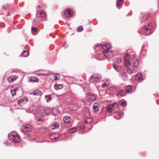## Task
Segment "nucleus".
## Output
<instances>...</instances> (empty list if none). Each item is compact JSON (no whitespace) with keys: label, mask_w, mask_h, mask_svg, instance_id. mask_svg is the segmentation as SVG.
Wrapping results in <instances>:
<instances>
[{"label":"nucleus","mask_w":159,"mask_h":159,"mask_svg":"<svg viewBox=\"0 0 159 159\" xmlns=\"http://www.w3.org/2000/svg\"><path fill=\"white\" fill-rule=\"evenodd\" d=\"M112 108V106L111 105H108L106 106L107 111L109 112H111Z\"/></svg>","instance_id":"b1692460"},{"label":"nucleus","mask_w":159,"mask_h":159,"mask_svg":"<svg viewBox=\"0 0 159 159\" xmlns=\"http://www.w3.org/2000/svg\"><path fill=\"white\" fill-rule=\"evenodd\" d=\"M42 116H35L34 117L35 119L38 121H40L42 120L43 117H42Z\"/></svg>","instance_id":"72a5a7b5"},{"label":"nucleus","mask_w":159,"mask_h":159,"mask_svg":"<svg viewBox=\"0 0 159 159\" xmlns=\"http://www.w3.org/2000/svg\"><path fill=\"white\" fill-rule=\"evenodd\" d=\"M133 63L135 67H137L139 65V61L137 60H133Z\"/></svg>","instance_id":"c85d7f7f"},{"label":"nucleus","mask_w":159,"mask_h":159,"mask_svg":"<svg viewBox=\"0 0 159 159\" xmlns=\"http://www.w3.org/2000/svg\"><path fill=\"white\" fill-rule=\"evenodd\" d=\"M53 114L54 115H57V114L60 112L57 108H54L52 110Z\"/></svg>","instance_id":"bb28decb"},{"label":"nucleus","mask_w":159,"mask_h":159,"mask_svg":"<svg viewBox=\"0 0 159 159\" xmlns=\"http://www.w3.org/2000/svg\"><path fill=\"white\" fill-rule=\"evenodd\" d=\"M65 15L67 17H71L73 15L70 9H66L65 12Z\"/></svg>","instance_id":"f8f14e48"},{"label":"nucleus","mask_w":159,"mask_h":159,"mask_svg":"<svg viewBox=\"0 0 159 159\" xmlns=\"http://www.w3.org/2000/svg\"><path fill=\"white\" fill-rule=\"evenodd\" d=\"M60 136V135L58 133H53L49 136V138L52 140L56 139Z\"/></svg>","instance_id":"9b49d317"},{"label":"nucleus","mask_w":159,"mask_h":159,"mask_svg":"<svg viewBox=\"0 0 159 159\" xmlns=\"http://www.w3.org/2000/svg\"><path fill=\"white\" fill-rule=\"evenodd\" d=\"M19 88V87H16L15 88H12L16 92L17 91Z\"/></svg>","instance_id":"37998d69"},{"label":"nucleus","mask_w":159,"mask_h":159,"mask_svg":"<svg viewBox=\"0 0 159 159\" xmlns=\"http://www.w3.org/2000/svg\"><path fill=\"white\" fill-rule=\"evenodd\" d=\"M10 13H7V16H9L10 15Z\"/></svg>","instance_id":"864d4df0"},{"label":"nucleus","mask_w":159,"mask_h":159,"mask_svg":"<svg viewBox=\"0 0 159 159\" xmlns=\"http://www.w3.org/2000/svg\"><path fill=\"white\" fill-rule=\"evenodd\" d=\"M52 111V110L50 108H41L39 110L38 113L41 115V116H45L48 115Z\"/></svg>","instance_id":"39448f33"},{"label":"nucleus","mask_w":159,"mask_h":159,"mask_svg":"<svg viewBox=\"0 0 159 159\" xmlns=\"http://www.w3.org/2000/svg\"><path fill=\"white\" fill-rule=\"evenodd\" d=\"M63 120L65 123H68L70 121V117L68 116H65L63 118Z\"/></svg>","instance_id":"6ab92c4d"},{"label":"nucleus","mask_w":159,"mask_h":159,"mask_svg":"<svg viewBox=\"0 0 159 159\" xmlns=\"http://www.w3.org/2000/svg\"><path fill=\"white\" fill-rule=\"evenodd\" d=\"M109 91L111 92V93L116 92V91L117 90V89L116 88L112 87H111L109 89Z\"/></svg>","instance_id":"2f4dec72"},{"label":"nucleus","mask_w":159,"mask_h":159,"mask_svg":"<svg viewBox=\"0 0 159 159\" xmlns=\"http://www.w3.org/2000/svg\"><path fill=\"white\" fill-rule=\"evenodd\" d=\"M59 125L57 123H54L50 126L51 129H57L59 127Z\"/></svg>","instance_id":"aec40b11"},{"label":"nucleus","mask_w":159,"mask_h":159,"mask_svg":"<svg viewBox=\"0 0 159 159\" xmlns=\"http://www.w3.org/2000/svg\"><path fill=\"white\" fill-rule=\"evenodd\" d=\"M83 30V28L82 26L78 27L77 29V31L78 32H80L82 31Z\"/></svg>","instance_id":"4c0bfd02"},{"label":"nucleus","mask_w":159,"mask_h":159,"mask_svg":"<svg viewBox=\"0 0 159 159\" xmlns=\"http://www.w3.org/2000/svg\"><path fill=\"white\" fill-rule=\"evenodd\" d=\"M106 85H107L106 84L104 83L102 84V85L101 86V87L102 88H105V87H106Z\"/></svg>","instance_id":"a18cd8bd"},{"label":"nucleus","mask_w":159,"mask_h":159,"mask_svg":"<svg viewBox=\"0 0 159 159\" xmlns=\"http://www.w3.org/2000/svg\"><path fill=\"white\" fill-rule=\"evenodd\" d=\"M136 79L137 80H141L143 79L142 74L141 73H139L137 74L135 76Z\"/></svg>","instance_id":"4be33fe9"},{"label":"nucleus","mask_w":159,"mask_h":159,"mask_svg":"<svg viewBox=\"0 0 159 159\" xmlns=\"http://www.w3.org/2000/svg\"><path fill=\"white\" fill-rule=\"evenodd\" d=\"M32 129V127L30 125L25 124L23 125L22 128V131L23 132H28L31 131Z\"/></svg>","instance_id":"0eeeda50"},{"label":"nucleus","mask_w":159,"mask_h":159,"mask_svg":"<svg viewBox=\"0 0 159 159\" xmlns=\"http://www.w3.org/2000/svg\"><path fill=\"white\" fill-rule=\"evenodd\" d=\"M30 94H33L34 95H39L41 94V93L39 90H37L34 91L32 93H31Z\"/></svg>","instance_id":"5701e85b"},{"label":"nucleus","mask_w":159,"mask_h":159,"mask_svg":"<svg viewBox=\"0 0 159 159\" xmlns=\"http://www.w3.org/2000/svg\"><path fill=\"white\" fill-rule=\"evenodd\" d=\"M92 121V119H91V120L90 121H88L87 120H86L85 121V122H86L87 123H90V122H91Z\"/></svg>","instance_id":"09e8293b"},{"label":"nucleus","mask_w":159,"mask_h":159,"mask_svg":"<svg viewBox=\"0 0 159 159\" xmlns=\"http://www.w3.org/2000/svg\"><path fill=\"white\" fill-rule=\"evenodd\" d=\"M63 86L62 84H55L54 86L55 89L56 90L61 89L62 88Z\"/></svg>","instance_id":"412c9836"},{"label":"nucleus","mask_w":159,"mask_h":159,"mask_svg":"<svg viewBox=\"0 0 159 159\" xmlns=\"http://www.w3.org/2000/svg\"><path fill=\"white\" fill-rule=\"evenodd\" d=\"M132 14V11H131L129 13V15H131Z\"/></svg>","instance_id":"8fccbe9b"},{"label":"nucleus","mask_w":159,"mask_h":159,"mask_svg":"<svg viewBox=\"0 0 159 159\" xmlns=\"http://www.w3.org/2000/svg\"><path fill=\"white\" fill-rule=\"evenodd\" d=\"M39 14L40 17L42 18V20H46L47 17V16L45 12L44 11H40L39 12Z\"/></svg>","instance_id":"6e6552de"},{"label":"nucleus","mask_w":159,"mask_h":159,"mask_svg":"<svg viewBox=\"0 0 159 159\" xmlns=\"http://www.w3.org/2000/svg\"><path fill=\"white\" fill-rule=\"evenodd\" d=\"M22 55L25 57H27L29 54L28 51H24L22 53Z\"/></svg>","instance_id":"7c9ffc66"},{"label":"nucleus","mask_w":159,"mask_h":159,"mask_svg":"<svg viewBox=\"0 0 159 159\" xmlns=\"http://www.w3.org/2000/svg\"><path fill=\"white\" fill-rule=\"evenodd\" d=\"M116 60L118 63H120L121 62V59L120 57L116 58Z\"/></svg>","instance_id":"79ce46f5"},{"label":"nucleus","mask_w":159,"mask_h":159,"mask_svg":"<svg viewBox=\"0 0 159 159\" xmlns=\"http://www.w3.org/2000/svg\"><path fill=\"white\" fill-rule=\"evenodd\" d=\"M104 55L107 58H109L112 57L113 54L111 52L109 51L108 50L103 51V53L101 54H98V59L100 60H104Z\"/></svg>","instance_id":"f257e3e1"},{"label":"nucleus","mask_w":159,"mask_h":159,"mask_svg":"<svg viewBox=\"0 0 159 159\" xmlns=\"http://www.w3.org/2000/svg\"><path fill=\"white\" fill-rule=\"evenodd\" d=\"M40 22L39 20L37 19H35L33 21V24L35 25L39 24Z\"/></svg>","instance_id":"473e14b6"},{"label":"nucleus","mask_w":159,"mask_h":159,"mask_svg":"<svg viewBox=\"0 0 159 159\" xmlns=\"http://www.w3.org/2000/svg\"><path fill=\"white\" fill-rule=\"evenodd\" d=\"M16 92L12 88L11 89V92L13 97L16 95Z\"/></svg>","instance_id":"e433bc0d"},{"label":"nucleus","mask_w":159,"mask_h":159,"mask_svg":"<svg viewBox=\"0 0 159 159\" xmlns=\"http://www.w3.org/2000/svg\"><path fill=\"white\" fill-rule=\"evenodd\" d=\"M37 31V28L36 27H32L31 28V31L33 34L35 33Z\"/></svg>","instance_id":"c9c22d12"},{"label":"nucleus","mask_w":159,"mask_h":159,"mask_svg":"<svg viewBox=\"0 0 159 159\" xmlns=\"http://www.w3.org/2000/svg\"><path fill=\"white\" fill-rule=\"evenodd\" d=\"M129 67L128 66V67H127V71L128 72L129 74H131L132 73V70L129 68H128V67Z\"/></svg>","instance_id":"a19ab883"},{"label":"nucleus","mask_w":159,"mask_h":159,"mask_svg":"<svg viewBox=\"0 0 159 159\" xmlns=\"http://www.w3.org/2000/svg\"><path fill=\"white\" fill-rule=\"evenodd\" d=\"M60 77V75L58 74H57L55 75H54V78L55 80H58Z\"/></svg>","instance_id":"58836bf2"},{"label":"nucleus","mask_w":159,"mask_h":159,"mask_svg":"<svg viewBox=\"0 0 159 159\" xmlns=\"http://www.w3.org/2000/svg\"><path fill=\"white\" fill-rule=\"evenodd\" d=\"M101 77L98 74H94L91 76L90 80L92 82H98L99 81Z\"/></svg>","instance_id":"423d86ee"},{"label":"nucleus","mask_w":159,"mask_h":159,"mask_svg":"<svg viewBox=\"0 0 159 159\" xmlns=\"http://www.w3.org/2000/svg\"><path fill=\"white\" fill-rule=\"evenodd\" d=\"M125 104V102L124 100H121L119 102V104L120 105L124 106Z\"/></svg>","instance_id":"f704fd0d"},{"label":"nucleus","mask_w":159,"mask_h":159,"mask_svg":"<svg viewBox=\"0 0 159 159\" xmlns=\"http://www.w3.org/2000/svg\"><path fill=\"white\" fill-rule=\"evenodd\" d=\"M86 98L89 101H92L95 99V97L94 95L90 93L87 94Z\"/></svg>","instance_id":"9d476101"},{"label":"nucleus","mask_w":159,"mask_h":159,"mask_svg":"<svg viewBox=\"0 0 159 159\" xmlns=\"http://www.w3.org/2000/svg\"><path fill=\"white\" fill-rule=\"evenodd\" d=\"M150 15V14H148V15H147V16H149Z\"/></svg>","instance_id":"5fc2aeb1"},{"label":"nucleus","mask_w":159,"mask_h":159,"mask_svg":"<svg viewBox=\"0 0 159 159\" xmlns=\"http://www.w3.org/2000/svg\"><path fill=\"white\" fill-rule=\"evenodd\" d=\"M18 76L17 75H11L7 78V80L9 83H12L18 79Z\"/></svg>","instance_id":"1a4fd4ad"},{"label":"nucleus","mask_w":159,"mask_h":159,"mask_svg":"<svg viewBox=\"0 0 159 159\" xmlns=\"http://www.w3.org/2000/svg\"><path fill=\"white\" fill-rule=\"evenodd\" d=\"M124 0H117L116 1V6L118 9L120 8L123 3Z\"/></svg>","instance_id":"dca6fc26"},{"label":"nucleus","mask_w":159,"mask_h":159,"mask_svg":"<svg viewBox=\"0 0 159 159\" xmlns=\"http://www.w3.org/2000/svg\"><path fill=\"white\" fill-rule=\"evenodd\" d=\"M76 131V129L75 127H72L68 130V132L70 133H74Z\"/></svg>","instance_id":"a878e982"},{"label":"nucleus","mask_w":159,"mask_h":159,"mask_svg":"<svg viewBox=\"0 0 159 159\" xmlns=\"http://www.w3.org/2000/svg\"><path fill=\"white\" fill-rule=\"evenodd\" d=\"M3 8H4V7H3Z\"/></svg>","instance_id":"13d9d810"},{"label":"nucleus","mask_w":159,"mask_h":159,"mask_svg":"<svg viewBox=\"0 0 159 159\" xmlns=\"http://www.w3.org/2000/svg\"><path fill=\"white\" fill-rule=\"evenodd\" d=\"M8 138L10 140H12L15 142H18L20 141V138L18 135L14 132H12L9 134Z\"/></svg>","instance_id":"7ed1b4c3"},{"label":"nucleus","mask_w":159,"mask_h":159,"mask_svg":"<svg viewBox=\"0 0 159 159\" xmlns=\"http://www.w3.org/2000/svg\"><path fill=\"white\" fill-rule=\"evenodd\" d=\"M45 98L47 102H50L52 99L51 96L50 95H45Z\"/></svg>","instance_id":"393cba45"},{"label":"nucleus","mask_w":159,"mask_h":159,"mask_svg":"<svg viewBox=\"0 0 159 159\" xmlns=\"http://www.w3.org/2000/svg\"><path fill=\"white\" fill-rule=\"evenodd\" d=\"M7 142H5L4 143L7 145H8L9 144H7Z\"/></svg>","instance_id":"603ef678"},{"label":"nucleus","mask_w":159,"mask_h":159,"mask_svg":"<svg viewBox=\"0 0 159 159\" xmlns=\"http://www.w3.org/2000/svg\"><path fill=\"white\" fill-rule=\"evenodd\" d=\"M100 45L99 44H96L95 45V46H94V47H93L94 49H95V48L96 47H98Z\"/></svg>","instance_id":"49530a36"},{"label":"nucleus","mask_w":159,"mask_h":159,"mask_svg":"<svg viewBox=\"0 0 159 159\" xmlns=\"http://www.w3.org/2000/svg\"><path fill=\"white\" fill-rule=\"evenodd\" d=\"M38 78L35 76H32L29 79V81L31 83L38 82Z\"/></svg>","instance_id":"f3484780"},{"label":"nucleus","mask_w":159,"mask_h":159,"mask_svg":"<svg viewBox=\"0 0 159 159\" xmlns=\"http://www.w3.org/2000/svg\"><path fill=\"white\" fill-rule=\"evenodd\" d=\"M152 24L149 23L148 25L144 26L143 31L145 34L149 35L152 33Z\"/></svg>","instance_id":"20e7f679"},{"label":"nucleus","mask_w":159,"mask_h":159,"mask_svg":"<svg viewBox=\"0 0 159 159\" xmlns=\"http://www.w3.org/2000/svg\"><path fill=\"white\" fill-rule=\"evenodd\" d=\"M73 110H77V109H76V108H75V109H73Z\"/></svg>","instance_id":"4d7b16f0"},{"label":"nucleus","mask_w":159,"mask_h":159,"mask_svg":"<svg viewBox=\"0 0 159 159\" xmlns=\"http://www.w3.org/2000/svg\"><path fill=\"white\" fill-rule=\"evenodd\" d=\"M126 94V92L125 90L121 89L117 93V96L119 97V96L123 97L125 96Z\"/></svg>","instance_id":"ddd939ff"},{"label":"nucleus","mask_w":159,"mask_h":159,"mask_svg":"<svg viewBox=\"0 0 159 159\" xmlns=\"http://www.w3.org/2000/svg\"><path fill=\"white\" fill-rule=\"evenodd\" d=\"M38 8L39 9H40L41 8V6L40 5L38 6Z\"/></svg>","instance_id":"3c124183"},{"label":"nucleus","mask_w":159,"mask_h":159,"mask_svg":"<svg viewBox=\"0 0 159 159\" xmlns=\"http://www.w3.org/2000/svg\"><path fill=\"white\" fill-rule=\"evenodd\" d=\"M132 56L133 57V55L131 54H129L126 53L124 57V59L125 61V65L126 67H128L129 66L131 63L130 62V59L132 58Z\"/></svg>","instance_id":"f03ea898"},{"label":"nucleus","mask_w":159,"mask_h":159,"mask_svg":"<svg viewBox=\"0 0 159 159\" xmlns=\"http://www.w3.org/2000/svg\"><path fill=\"white\" fill-rule=\"evenodd\" d=\"M113 68L115 69L116 70V71H117V70L116 68V66L115 65H113Z\"/></svg>","instance_id":"de8ad7c7"},{"label":"nucleus","mask_w":159,"mask_h":159,"mask_svg":"<svg viewBox=\"0 0 159 159\" xmlns=\"http://www.w3.org/2000/svg\"><path fill=\"white\" fill-rule=\"evenodd\" d=\"M49 74V73H48L41 74V75H43V76H47Z\"/></svg>","instance_id":"c03bdc74"},{"label":"nucleus","mask_w":159,"mask_h":159,"mask_svg":"<svg viewBox=\"0 0 159 159\" xmlns=\"http://www.w3.org/2000/svg\"><path fill=\"white\" fill-rule=\"evenodd\" d=\"M120 76L123 77H127V73L125 72H123L120 73L119 74Z\"/></svg>","instance_id":"c756f323"},{"label":"nucleus","mask_w":159,"mask_h":159,"mask_svg":"<svg viewBox=\"0 0 159 159\" xmlns=\"http://www.w3.org/2000/svg\"><path fill=\"white\" fill-rule=\"evenodd\" d=\"M111 106H112L113 108H117L118 107V104L117 103H114Z\"/></svg>","instance_id":"ea45409f"},{"label":"nucleus","mask_w":159,"mask_h":159,"mask_svg":"<svg viewBox=\"0 0 159 159\" xmlns=\"http://www.w3.org/2000/svg\"><path fill=\"white\" fill-rule=\"evenodd\" d=\"M102 48L104 50L103 51H108L109 50V49L111 48V45L109 44H104L102 46Z\"/></svg>","instance_id":"a211bd4d"},{"label":"nucleus","mask_w":159,"mask_h":159,"mask_svg":"<svg viewBox=\"0 0 159 159\" xmlns=\"http://www.w3.org/2000/svg\"><path fill=\"white\" fill-rule=\"evenodd\" d=\"M38 13H39V12H38V10H37V14H38Z\"/></svg>","instance_id":"6e6d98bb"},{"label":"nucleus","mask_w":159,"mask_h":159,"mask_svg":"<svg viewBox=\"0 0 159 159\" xmlns=\"http://www.w3.org/2000/svg\"><path fill=\"white\" fill-rule=\"evenodd\" d=\"M132 86L131 85H128L127 87L125 89L126 90V91L128 93H129L132 90Z\"/></svg>","instance_id":"cd10ccee"},{"label":"nucleus","mask_w":159,"mask_h":159,"mask_svg":"<svg viewBox=\"0 0 159 159\" xmlns=\"http://www.w3.org/2000/svg\"><path fill=\"white\" fill-rule=\"evenodd\" d=\"M27 102V100L26 99H21L19 100L18 101V104L19 105L21 106H23Z\"/></svg>","instance_id":"4468645a"},{"label":"nucleus","mask_w":159,"mask_h":159,"mask_svg":"<svg viewBox=\"0 0 159 159\" xmlns=\"http://www.w3.org/2000/svg\"><path fill=\"white\" fill-rule=\"evenodd\" d=\"M99 103H95L93 105V112H96L98 111L99 108L98 107Z\"/></svg>","instance_id":"2eb2a0df"}]
</instances>
